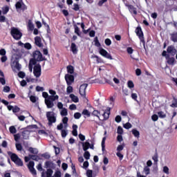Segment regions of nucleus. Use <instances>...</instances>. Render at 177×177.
<instances>
[{"mask_svg":"<svg viewBox=\"0 0 177 177\" xmlns=\"http://www.w3.org/2000/svg\"><path fill=\"white\" fill-rule=\"evenodd\" d=\"M42 96L45 98V104H46L47 109H52L55 106L53 102L59 99V95H49L46 92H43Z\"/></svg>","mask_w":177,"mask_h":177,"instance_id":"nucleus-1","label":"nucleus"},{"mask_svg":"<svg viewBox=\"0 0 177 177\" xmlns=\"http://www.w3.org/2000/svg\"><path fill=\"white\" fill-rule=\"evenodd\" d=\"M19 60H20V55L17 54H14L11 58V67L12 68H16L18 71L21 69V65L19 64Z\"/></svg>","mask_w":177,"mask_h":177,"instance_id":"nucleus-2","label":"nucleus"},{"mask_svg":"<svg viewBox=\"0 0 177 177\" xmlns=\"http://www.w3.org/2000/svg\"><path fill=\"white\" fill-rule=\"evenodd\" d=\"M32 56L33 59L30 60V63L34 65L37 64V62H42L44 60V58L42 57V53H41V51L39 50L33 52Z\"/></svg>","mask_w":177,"mask_h":177,"instance_id":"nucleus-3","label":"nucleus"},{"mask_svg":"<svg viewBox=\"0 0 177 177\" xmlns=\"http://www.w3.org/2000/svg\"><path fill=\"white\" fill-rule=\"evenodd\" d=\"M10 34L12 38L17 40L21 39V37H23V34L21 33L20 30L15 27L11 28Z\"/></svg>","mask_w":177,"mask_h":177,"instance_id":"nucleus-4","label":"nucleus"},{"mask_svg":"<svg viewBox=\"0 0 177 177\" xmlns=\"http://www.w3.org/2000/svg\"><path fill=\"white\" fill-rule=\"evenodd\" d=\"M46 117L49 127H52V124H55V122H56V114L54 113V112L48 111L46 112Z\"/></svg>","mask_w":177,"mask_h":177,"instance_id":"nucleus-5","label":"nucleus"},{"mask_svg":"<svg viewBox=\"0 0 177 177\" xmlns=\"http://www.w3.org/2000/svg\"><path fill=\"white\" fill-rule=\"evenodd\" d=\"M33 74L36 78L41 77V65L39 64H35L33 67Z\"/></svg>","mask_w":177,"mask_h":177,"instance_id":"nucleus-6","label":"nucleus"},{"mask_svg":"<svg viewBox=\"0 0 177 177\" xmlns=\"http://www.w3.org/2000/svg\"><path fill=\"white\" fill-rule=\"evenodd\" d=\"M86 88H88V84H83L80 87L79 92L84 99L86 97Z\"/></svg>","mask_w":177,"mask_h":177,"instance_id":"nucleus-7","label":"nucleus"},{"mask_svg":"<svg viewBox=\"0 0 177 177\" xmlns=\"http://www.w3.org/2000/svg\"><path fill=\"white\" fill-rule=\"evenodd\" d=\"M136 34L138 35V38L142 42L143 46H145V37H143V32L142 31V28L138 26L136 29Z\"/></svg>","mask_w":177,"mask_h":177,"instance_id":"nucleus-8","label":"nucleus"},{"mask_svg":"<svg viewBox=\"0 0 177 177\" xmlns=\"http://www.w3.org/2000/svg\"><path fill=\"white\" fill-rule=\"evenodd\" d=\"M100 55L102 56H104V57H106V59H109L110 60H113V57L104 48H100Z\"/></svg>","mask_w":177,"mask_h":177,"instance_id":"nucleus-9","label":"nucleus"},{"mask_svg":"<svg viewBox=\"0 0 177 177\" xmlns=\"http://www.w3.org/2000/svg\"><path fill=\"white\" fill-rule=\"evenodd\" d=\"M65 80L67 85H71L74 82V76L73 75L66 74L65 75Z\"/></svg>","mask_w":177,"mask_h":177,"instance_id":"nucleus-10","label":"nucleus"},{"mask_svg":"<svg viewBox=\"0 0 177 177\" xmlns=\"http://www.w3.org/2000/svg\"><path fill=\"white\" fill-rule=\"evenodd\" d=\"M34 161H30L28 165V168L32 175H37V170L34 168Z\"/></svg>","mask_w":177,"mask_h":177,"instance_id":"nucleus-11","label":"nucleus"},{"mask_svg":"<svg viewBox=\"0 0 177 177\" xmlns=\"http://www.w3.org/2000/svg\"><path fill=\"white\" fill-rule=\"evenodd\" d=\"M15 8L16 9H21V10H27V6L26 4H24V3H23V1L17 2L15 4Z\"/></svg>","mask_w":177,"mask_h":177,"instance_id":"nucleus-12","label":"nucleus"},{"mask_svg":"<svg viewBox=\"0 0 177 177\" xmlns=\"http://www.w3.org/2000/svg\"><path fill=\"white\" fill-rule=\"evenodd\" d=\"M176 52L177 50L174 46L167 47V53H169L171 56H175V55H176Z\"/></svg>","mask_w":177,"mask_h":177,"instance_id":"nucleus-13","label":"nucleus"},{"mask_svg":"<svg viewBox=\"0 0 177 177\" xmlns=\"http://www.w3.org/2000/svg\"><path fill=\"white\" fill-rule=\"evenodd\" d=\"M35 44L39 48H42V46H44V44H42V40L41 39L40 37H36L35 38Z\"/></svg>","mask_w":177,"mask_h":177,"instance_id":"nucleus-14","label":"nucleus"},{"mask_svg":"<svg viewBox=\"0 0 177 177\" xmlns=\"http://www.w3.org/2000/svg\"><path fill=\"white\" fill-rule=\"evenodd\" d=\"M71 49L73 55H77V53H78V48H77V45H75V43L71 44Z\"/></svg>","mask_w":177,"mask_h":177,"instance_id":"nucleus-15","label":"nucleus"},{"mask_svg":"<svg viewBox=\"0 0 177 177\" xmlns=\"http://www.w3.org/2000/svg\"><path fill=\"white\" fill-rule=\"evenodd\" d=\"M170 39L174 43H177V32H174L170 34Z\"/></svg>","mask_w":177,"mask_h":177,"instance_id":"nucleus-16","label":"nucleus"},{"mask_svg":"<svg viewBox=\"0 0 177 177\" xmlns=\"http://www.w3.org/2000/svg\"><path fill=\"white\" fill-rule=\"evenodd\" d=\"M126 6H127V8H129V12H131V13H132V12H133V13L134 15H138V12H136V8H135V7H133V6L126 4Z\"/></svg>","mask_w":177,"mask_h":177,"instance_id":"nucleus-17","label":"nucleus"},{"mask_svg":"<svg viewBox=\"0 0 177 177\" xmlns=\"http://www.w3.org/2000/svg\"><path fill=\"white\" fill-rule=\"evenodd\" d=\"M84 151H86L89 147H91V143L88 142H82Z\"/></svg>","mask_w":177,"mask_h":177,"instance_id":"nucleus-18","label":"nucleus"},{"mask_svg":"<svg viewBox=\"0 0 177 177\" xmlns=\"http://www.w3.org/2000/svg\"><path fill=\"white\" fill-rule=\"evenodd\" d=\"M8 155L10 156V158L13 162H15L18 158L19 156L16 155L15 153H12V152H8Z\"/></svg>","mask_w":177,"mask_h":177,"instance_id":"nucleus-19","label":"nucleus"},{"mask_svg":"<svg viewBox=\"0 0 177 177\" xmlns=\"http://www.w3.org/2000/svg\"><path fill=\"white\" fill-rule=\"evenodd\" d=\"M110 108H107L106 112L103 113L104 120H109V117H110Z\"/></svg>","mask_w":177,"mask_h":177,"instance_id":"nucleus-20","label":"nucleus"},{"mask_svg":"<svg viewBox=\"0 0 177 177\" xmlns=\"http://www.w3.org/2000/svg\"><path fill=\"white\" fill-rule=\"evenodd\" d=\"M69 97H71V99L75 103H78L79 99H78V97H77L75 95H74V94H71V95H69Z\"/></svg>","mask_w":177,"mask_h":177,"instance_id":"nucleus-21","label":"nucleus"},{"mask_svg":"<svg viewBox=\"0 0 177 177\" xmlns=\"http://www.w3.org/2000/svg\"><path fill=\"white\" fill-rule=\"evenodd\" d=\"M167 59L168 64H170L171 66H174V63H175V58L168 57Z\"/></svg>","mask_w":177,"mask_h":177,"instance_id":"nucleus-22","label":"nucleus"},{"mask_svg":"<svg viewBox=\"0 0 177 177\" xmlns=\"http://www.w3.org/2000/svg\"><path fill=\"white\" fill-rule=\"evenodd\" d=\"M77 128H78V126H77V124H74L73 126V132H72V133H73V136H78V133H77Z\"/></svg>","mask_w":177,"mask_h":177,"instance_id":"nucleus-23","label":"nucleus"},{"mask_svg":"<svg viewBox=\"0 0 177 177\" xmlns=\"http://www.w3.org/2000/svg\"><path fill=\"white\" fill-rule=\"evenodd\" d=\"M133 135L136 137V138H139V136H140V133L139 132V131L136 130V129H133L131 131Z\"/></svg>","mask_w":177,"mask_h":177,"instance_id":"nucleus-24","label":"nucleus"},{"mask_svg":"<svg viewBox=\"0 0 177 177\" xmlns=\"http://www.w3.org/2000/svg\"><path fill=\"white\" fill-rule=\"evenodd\" d=\"M60 114L62 117H66V115H67V114H68V113L67 111V109L63 108L60 112Z\"/></svg>","mask_w":177,"mask_h":177,"instance_id":"nucleus-25","label":"nucleus"},{"mask_svg":"<svg viewBox=\"0 0 177 177\" xmlns=\"http://www.w3.org/2000/svg\"><path fill=\"white\" fill-rule=\"evenodd\" d=\"M16 165H18L19 167H23V161H21V159L18 158V159L14 162Z\"/></svg>","mask_w":177,"mask_h":177,"instance_id":"nucleus-26","label":"nucleus"},{"mask_svg":"<svg viewBox=\"0 0 177 177\" xmlns=\"http://www.w3.org/2000/svg\"><path fill=\"white\" fill-rule=\"evenodd\" d=\"M127 86L129 88V89H132L133 88H135V84H133V82L132 80H129L127 82Z\"/></svg>","mask_w":177,"mask_h":177,"instance_id":"nucleus-27","label":"nucleus"},{"mask_svg":"<svg viewBox=\"0 0 177 177\" xmlns=\"http://www.w3.org/2000/svg\"><path fill=\"white\" fill-rule=\"evenodd\" d=\"M66 68L69 74H73L74 73V67L73 66H68Z\"/></svg>","mask_w":177,"mask_h":177,"instance_id":"nucleus-28","label":"nucleus"},{"mask_svg":"<svg viewBox=\"0 0 177 177\" xmlns=\"http://www.w3.org/2000/svg\"><path fill=\"white\" fill-rule=\"evenodd\" d=\"M28 151H30V153H31L32 154H38V151L37 150V149H34L32 147H30Z\"/></svg>","mask_w":177,"mask_h":177,"instance_id":"nucleus-29","label":"nucleus"},{"mask_svg":"<svg viewBox=\"0 0 177 177\" xmlns=\"http://www.w3.org/2000/svg\"><path fill=\"white\" fill-rule=\"evenodd\" d=\"M53 174V170H52L51 169H47L46 177H52Z\"/></svg>","mask_w":177,"mask_h":177,"instance_id":"nucleus-30","label":"nucleus"},{"mask_svg":"<svg viewBox=\"0 0 177 177\" xmlns=\"http://www.w3.org/2000/svg\"><path fill=\"white\" fill-rule=\"evenodd\" d=\"M82 114H83V115H87V117H91V112L87 109H84Z\"/></svg>","mask_w":177,"mask_h":177,"instance_id":"nucleus-31","label":"nucleus"},{"mask_svg":"<svg viewBox=\"0 0 177 177\" xmlns=\"http://www.w3.org/2000/svg\"><path fill=\"white\" fill-rule=\"evenodd\" d=\"M9 12V7L6 6L2 8V13L3 15H6Z\"/></svg>","mask_w":177,"mask_h":177,"instance_id":"nucleus-32","label":"nucleus"},{"mask_svg":"<svg viewBox=\"0 0 177 177\" xmlns=\"http://www.w3.org/2000/svg\"><path fill=\"white\" fill-rule=\"evenodd\" d=\"M9 129L10 133H16V132H17V130L16 129V127H15V126L10 127Z\"/></svg>","mask_w":177,"mask_h":177,"instance_id":"nucleus-33","label":"nucleus"},{"mask_svg":"<svg viewBox=\"0 0 177 177\" xmlns=\"http://www.w3.org/2000/svg\"><path fill=\"white\" fill-rule=\"evenodd\" d=\"M84 157L86 158V160H89L91 158V153H89V151H85V153H84Z\"/></svg>","mask_w":177,"mask_h":177,"instance_id":"nucleus-34","label":"nucleus"},{"mask_svg":"<svg viewBox=\"0 0 177 177\" xmlns=\"http://www.w3.org/2000/svg\"><path fill=\"white\" fill-rule=\"evenodd\" d=\"M123 127L126 129H129L132 128V124L131 123H129V122H127L126 124H124Z\"/></svg>","mask_w":177,"mask_h":177,"instance_id":"nucleus-35","label":"nucleus"},{"mask_svg":"<svg viewBox=\"0 0 177 177\" xmlns=\"http://www.w3.org/2000/svg\"><path fill=\"white\" fill-rule=\"evenodd\" d=\"M66 92H67L68 95L70 93H73V86L68 85V86L66 88Z\"/></svg>","mask_w":177,"mask_h":177,"instance_id":"nucleus-36","label":"nucleus"},{"mask_svg":"<svg viewBox=\"0 0 177 177\" xmlns=\"http://www.w3.org/2000/svg\"><path fill=\"white\" fill-rule=\"evenodd\" d=\"M99 115H100V112L97 110H94L92 113V115H95V117H97V118H99Z\"/></svg>","mask_w":177,"mask_h":177,"instance_id":"nucleus-37","label":"nucleus"},{"mask_svg":"<svg viewBox=\"0 0 177 177\" xmlns=\"http://www.w3.org/2000/svg\"><path fill=\"white\" fill-rule=\"evenodd\" d=\"M29 157H30L31 160H34L35 161H38V160H39V158L35 155H29Z\"/></svg>","mask_w":177,"mask_h":177,"instance_id":"nucleus-38","label":"nucleus"},{"mask_svg":"<svg viewBox=\"0 0 177 177\" xmlns=\"http://www.w3.org/2000/svg\"><path fill=\"white\" fill-rule=\"evenodd\" d=\"M117 133L119 134V135H122V133H124V130L122 129V127H121V126H119L118 127V131Z\"/></svg>","mask_w":177,"mask_h":177,"instance_id":"nucleus-39","label":"nucleus"},{"mask_svg":"<svg viewBox=\"0 0 177 177\" xmlns=\"http://www.w3.org/2000/svg\"><path fill=\"white\" fill-rule=\"evenodd\" d=\"M158 115H159L160 118H165V117H167L165 113H164V112H162V111L158 112Z\"/></svg>","mask_w":177,"mask_h":177,"instance_id":"nucleus-40","label":"nucleus"},{"mask_svg":"<svg viewBox=\"0 0 177 177\" xmlns=\"http://www.w3.org/2000/svg\"><path fill=\"white\" fill-rule=\"evenodd\" d=\"M163 172L165 174H167V175H169V168H168V167H167V166H165L163 167Z\"/></svg>","mask_w":177,"mask_h":177,"instance_id":"nucleus-41","label":"nucleus"},{"mask_svg":"<svg viewBox=\"0 0 177 177\" xmlns=\"http://www.w3.org/2000/svg\"><path fill=\"white\" fill-rule=\"evenodd\" d=\"M171 107H177V99L176 98H174L173 102L171 104Z\"/></svg>","mask_w":177,"mask_h":177,"instance_id":"nucleus-42","label":"nucleus"},{"mask_svg":"<svg viewBox=\"0 0 177 177\" xmlns=\"http://www.w3.org/2000/svg\"><path fill=\"white\" fill-rule=\"evenodd\" d=\"M52 177H62V172H60V171H57Z\"/></svg>","mask_w":177,"mask_h":177,"instance_id":"nucleus-43","label":"nucleus"},{"mask_svg":"<svg viewBox=\"0 0 177 177\" xmlns=\"http://www.w3.org/2000/svg\"><path fill=\"white\" fill-rule=\"evenodd\" d=\"M144 172H145V175H149V174H150V168H149V167L146 166L144 168Z\"/></svg>","mask_w":177,"mask_h":177,"instance_id":"nucleus-44","label":"nucleus"},{"mask_svg":"<svg viewBox=\"0 0 177 177\" xmlns=\"http://www.w3.org/2000/svg\"><path fill=\"white\" fill-rule=\"evenodd\" d=\"M22 136L24 139H28V131H24L22 133Z\"/></svg>","mask_w":177,"mask_h":177,"instance_id":"nucleus-45","label":"nucleus"},{"mask_svg":"<svg viewBox=\"0 0 177 177\" xmlns=\"http://www.w3.org/2000/svg\"><path fill=\"white\" fill-rule=\"evenodd\" d=\"M94 42H95V46H97V47L100 46V42H99V39H97V37L94 39Z\"/></svg>","mask_w":177,"mask_h":177,"instance_id":"nucleus-46","label":"nucleus"},{"mask_svg":"<svg viewBox=\"0 0 177 177\" xmlns=\"http://www.w3.org/2000/svg\"><path fill=\"white\" fill-rule=\"evenodd\" d=\"M16 148L18 151H21V150H23V147L21 146V144H16Z\"/></svg>","mask_w":177,"mask_h":177,"instance_id":"nucleus-47","label":"nucleus"},{"mask_svg":"<svg viewBox=\"0 0 177 177\" xmlns=\"http://www.w3.org/2000/svg\"><path fill=\"white\" fill-rule=\"evenodd\" d=\"M12 111L13 113H19V111H20V108L17 106H15L12 109Z\"/></svg>","mask_w":177,"mask_h":177,"instance_id":"nucleus-48","label":"nucleus"},{"mask_svg":"<svg viewBox=\"0 0 177 177\" xmlns=\"http://www.w3.org/2000/svg\"><path fill=\"white\" fill-rule=\"evenodd\" d=\"M74 118H75V120H80V118H81V113L77 112L74 114Z\"/></svg>","mask_w":177,"mask_h":177,"instance_id":"nucleus-49","label":"nucleus"},{"mask_svg":"<svg viewBox=\"0 0 177 177\" xmlns=\"http://www.w3.org/2000/svg\"><path fill=\"white\" fill-rule=\"evenodd\" d=\"M73 10H75V12H77V10H80V6L77 3L73 4Z\"/></svg>","mask_w":177,"mask_h":177,"instance_id":"nucleus-50","label":"nucleus"},{"mask_svg":"<svg viewBox=\"0 0 177 177\" xmlns=\"http://www.w3.org/2000/svg\"><path fill=\"white\" fill-rule=\"evenodd\" d=\"M62 122H63V124H64L66 125L65 127H67V122H68V118L64 117L62 119Z\"/></svg>","mask_w":177,"mask_h":177,"instance_id":"nucleus-51","label":"nucleus"},{"mask_svg":"<svg viewBox=\"0 0 177 177\" xmlns=\"http://www.w3.org/2000/svg\"><path fill=\"white\" fill-rule=\"evenodd\" d=\"M131 98L133 100H136V102H137L138 101V100H137L138 99V94L132 93H131Z\"/></svg>","mask_w":177,"mask_h":177,"instance_id":"nucleus-52","label":"nucleus"},{"mask_svg":"<svg viewBox=\"0 0 177 177\" xmlns=\"http://www.w3.org/2000/svg\"><path fill=\"white\" fill-rule=\"evenodd\" d=\"M62 138H66L67 136V131L65 129L62 130Z\"/></svg>","mask_w":177,"mask_h":177,"instance_id":"nucleus-53","label":"nucleus"},{"mask_svg":"<svg viewBox=\"0 0 177 177\" xmlns=\"http://www.w3.org/2000/svg\"><path fill=\"white\" fill-rule=\"evenodd\" d=\"M105 44L107 46H110V45H111V40L110 39H105Z\"/></svg>","mask_w":177,"mask_h":177,"instance_id":"nucleus-54","label":"nucleus"},{"mask_svg":"<svg viewBox=\"0 0 177 177\" xmlns=\"http://www.w3.org/2000/svg\"><path fill=\"white\" fill-rule=\"evenodd\" d=\"M75 32L77 34V35L80 36V28H78L77 26H75Z\"/></svg>","mask_w":177,"mask_h":177,"instance_id":"nucleus-55","label":"nucleus"},{"mask_svg":"<svg viewBox=\"0 0 177 177\" xmlns=\"http://www.w3.org/2000/svg\"><path fill=\"white\" fill-rule=\"evenodd\" d=\"M18 76L19 78H24V77H26V73H24V72H19Z\"/></svg>","mask_w":177,"mask_h":177,"instance_id":"nucleus-56","label":"nucleus"},{"mask_svg":"<svg viewBox=\"0 0 177 177\" xmlns=\"http://www.w3.org/2000/svg\"><path fill=\"white\" fill-rule=\"evenodd\" d=\"M0 82L2 85H5V84H6L4 77H0Z\"/></svg>","mask_w":177,"mask_h":177,"instance_id":"nucleus-57","label":"nucleus"},{"mask_svg":"<svg viewBox=\"0 0 177 177\" xmlns=\"http://www.w3.org/2000/svg\"><path fill=\"white\" fill-rule=\"evenodd\" d=\"M36 91H37V92H42V91H44V87H41V86H37L36 87Z\"/></svg>","mask_w":177,"mask_h":177,"instance_id":"nucleus-58","label":"nucleus"},{"mask_svg":"<svg viewBox=\"0 0 177 177\" xmlns=\"http://www.w3.org/2000/svg\"><path fill=\"white\" fill-rule=\"evenodd\" d=\"M70 110H77V106L74 104L70 105L69 106Z\"/></svg>","mask_w":177,"mask_h":177,"instance_id":"nucleus-59","label":"nucleus"},{"mask_svg":"<svg viewBox=\"0 0 177 177\" xmlns=\"http://www.w3.org/2000/svg\"><path fill=\"white\" fill-rule=\"evenodd\" d=\"M121 120H122V118L120 115H117L115 118V121L116 122H121Z\"/></svg>","mask_w":177,"mask_h":177,"instance_id":"nucleus-60","label":"nucleus"},{"mask_svg":"<svg viewBox=\"0 0 177 177\" xmlns=\"http://www.w3.org/2000/svg\"><path fill=\"white\" fill-rule=\"evenodd\" d=\"M24 48H26V49H31L32 46L30 43H26L24 45Z\"/></svg>","mask_w":177,"mask_h":177,"instance_id":"nucleus-61","label":"nucleus"},{"mask_svg":"<svg viewBox=\"0 0 177 177\" xmlns=\"http://www.w3.org/2000/svg\"><path fill=\"white\" fill-rule=\"evenodd\" d=\"M79 138L82 142H84L85 140V136L82 135V133L79 134Z\"/></svg>","mask_w":177,"mask_h":177,"instance_id":"nucleus-62","label":"nucleus"},{"mask_svg":"<svg viewBox=\"0 0 177 177\" xmlns=\"http://www.w3.org/2000/svg\"><path fill=\"white\" fill-rule=\"evenodd\" d=\"M28 27L30 30H34V24H32L30 21L28 22Z\"/></svg>","mask_w":177,"mask_h":177,"instance_id":"nucleus-63","label":"nucleus"},{"mask_svg":"<svg viewBox=\"0 0 177 177\" xmlns=\"http://www.w3.org/2000/svg\"><path fill=\"white\" fill-rule=\"evenodd\" d=\"M86 175L88 177H92V170H87Z\"/></svg>","mask_w":177,"mask_h":177,"instance_id":"nucleus-64","label":"nucleus"}]
</instances>
